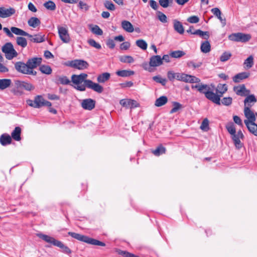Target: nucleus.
<instances>
[{"instance_id": "4be33fe9", "label": "nucleus", "mask_w": 257, "mask_h": 257, "mask_svg": "<svg viewBox=\"0 0 257 257\" xmlns=\"http://www.w3.org/2000/svg\"><path fill=\"white\" fill-rule=\"evenodd\" d=\"M211 12L219 20L222 27H224L226 25V19L221 17V12L220 10L217 8H215L212 9Z\"/></svg>"}, {"instance_id": "69168bd1", "label": "nucleus", "mask_w": 257, "mask_h": 257, "mask_svg": "<svg viewBox=\"0 0 257 257\" xmlns=\"http://www.w3.org/2000/svg\"><path fill=\"white\" fill-rule=\"evenodd\" d=\"M234 122L239 126H243V123L240 118L237 116L234 115L233 117Z\"/></svg>"}, {"instance_id": "a18cd8bd", "label": "nucleus", "mask_w": 257, "mask_h": 257, "mask_svg": "<svg viewBox=\"0 0 257 257\" xmlns=\"http://www.w3.org/2000/svg\"><path fill=\"white\" fill-rule=\"evenodd\" d=\"M232 54L229 52H224L220 56V60L221 62H225L229 60L231 57Z\"/></svg>"}, {"instance_id": "39448f33", "label": "nucleus", "mask_w": 257, "mask_h": 257, "mask_svg": "<svg viewBox=\"0 0 257 257\" xmlns=\"http://www.w3.org/2000/svg\"><path fill=\"white\" fill-rule=\"evenodd\" d=\"M68 234L73 238H74L79 241L84 242L90 244L102 246H105V244L104 242L84 235H82L73 232H69Z\"/></svg>"}, {"instance_id": "e433bc0d", "label": "nucleus", "mask_w": 257, "mask_h": 257, "mask_svg": "<svg viewBox=\"0 0 257 257\" xmlns=\"http://www.w3.org/2000/svg\"><path fill=\"white\" fill-rule=\"evenodd\" d=\"M17 44L22 48H25L27 46V41L23 37H17L16 39Z\"/></svg>"}, {"instance_id": "9b49d317", "label": "nucleus", "mask_w": 257, "mask_h": 257, "mask_svg": "<svg viewBox=\"0 0 257 257\" xmlns=\"http://www.w3.org/2000/svg\"><path fill=\"white\" fill-rule=\"evenodd\" d=\"M69 66L78 70H84L89 66V64L86 61L81 59H76L69 62Z\"/></svg>"}, {"instance_id": "774afa93", "label": "nucleus", "mask_w": 257, "mask_h": 257, "mask_svg": "<svg viewBox=\"0 0 257 257\" xmlns=\"http://www.w3.org/2000/svg\"><path fill=\"white\" fill-rule=\"evenodd\" d=\"M106 45L110 49H112L115 47V43L112 39H109L106 42Z\"/></svg>"}, {"instance_id": "8fccbe9b", "label": "nucleus", "mask_w": 257, "mask_h": 257, "mask_svg": "<svg viewBox=\"0 0 257 257\" xmlns=\"http://www.w3.org/2000/svg\"><path fill=\"white\" fill-rule=\"evenodd\" d=\"M200 128L204 131H208L209 127V120L207 118H204L200 125Z\"/></svg>"}, {"instance_id": "cd10ccee", "label": "nucleus", "mask_w": 257, "mask_h": 257, "mask_svg": "<svg viewBox=\"0 0 257 257\" xmlns=\"http://www.w3.org/2000/svg\"><path fill=\"white\" fill-rule=\"evenodd\" d=\"M121 27L124 30L128 33H132L134 31L133 25L127 21H122L121 22Z\"/></svg>"}, {"instance_id": "680f3d73", "label": "nucleus", "mask_w": 257, "mask_h": 257, "mask_svg": "<svg viewBox=\"0 0 257 257\" xmlns=\"http://www.w3.org/2000/svg\"><path fill=\"white\" fill-rule=\"evenodd\" d=\"M159 3L163 8H167L170 6L169 0H159Z\"/></svg>"}, {"instance_id": "2f4dec72", "label": "nucleus", "mask_w": 257, "mask_h": 257, "mask_svg": "<svg viewBox=\"0 0 257 257\" xmlns=\"http://www.w3.org/2000/svg\"><path fill=\"white\" fill-rule=\"evenodd\" d=\"M32 37H29L31 41L34 43H41L45 41L44 35L36 34L32 35Z\"/></svg>"}, {"instance_id": "9d476101", "label": "nucleus", "mask_w": 257, "mask_h": 257, "mask_svg": "<svg viewBox=\"0 0 257 257\" xmlns=\"http://www.w3.org/2000/svg\"><path fill=\"white\" fill-rule=\"evenodd\" d=\"M216 93H214L211 89L210 87L209 88V91L206 92L205 94V97L208 100L211 101L213 103L217 104L220 105V97H221L223 94L224 93L221 92H218L216 89Z\"/></svg>"}, {"instance_id": "052dcab7", "label": "nucleus", "mask_w": 257, "mask_h": 257, "mask_svg": "<svg viewBox=\"0 0 257 257\" xmlns=\"http://www.w3.org/2000/svg\"><path fill=\"white\" fill-rule=\"evenodd\" d=\"M187 21L192 24L197 23L199 21V19L197 16H193L187 19Z\"/></svg>"}, {"instance_id": "4468645a", "label": "nucleus", "mask_w": 257, "mask_h": 257, "mask_svg": "<svg viewBox=\"0 0 257 257\" xmlns=\"http://www.w3.org/2000/svg\"><path fill=\"white\" fill-rule=\"evenodd\" d=\"M233 90L237 95L241 96H246L250 92L249 90L246 88L244 84L234 87Z\"/></svg>"}, {"instance_id": "423d86ee", "label": "nucleus", "mask_w": 257, "mask_h": 257, "mask_svg": "<svg viewBox=\"0 0 257 257\" xmlns=\"http://www.w3.org/2000/svg\"><path fill=\"white\" fill-rule=\"evenodd\" d=\"M27 103L29 106L36 108H39L44 106L50 107L52 105L50 101L46 100L41 95H37L35 97L34 100H27Z\"/></svg>"}, {"instance_id": "f3484780", "label": "nucleus", "mask_w": 257, "mask_h": 257, "mask_svg": "<svg viewBox=\"0 0 257 257\" xmlns=\"http://www.w3.org/2000/svg\"><path fill=\"white\" fill-rule=\"evenodd\" d=\"M181 81L190 83H199L201 81L199 78L185 73H183Z\"/></svg>"}, {"instance_id": "dca6fc26", "label": "nucleus", "mask_w": 257, "mask_h": 257, "mask_svg": "<svg viewBox=\"0 0 257 257\" xmlns=\"http://www.w3.org/2000/svg\"><path fill=\"white\" fill-rule=\"evenodd\" d=\"M95 101L91 98H87L83 100L81 103V106L86 110H91L95 107Z\"/></svg>"}, {"instance_id": "20e7f679", "label": "nucleus", "mask_w": 257, "mask_h": 257, "mask_svg": "<svg viewBox=\"0 0 257 257\" xmlns=\"http://www.w3.org/2000/svg\"><path fill=\"white\" fill-rule=\"evenodd\" d=\"M37 235L46 242L51 243L54 246L60 247L62 249L63 252L68 254L71 253L72 251L68 246L64 245L61 241L56 240L54 237L42 233H38Z\"/></svg>"}, {"instance_id": "7c9ffc66", "label": "nucleus", "mask_w": 257, "mask_h": 257, "mask_svg": "<svg viewBox=\"0 0 257 257\" xmlns=\"http://www.w3.org/2000/svg\"><path fill=\"white\" fill-rule=\"evenodd\" d=\"M166 152V148L162 145H159L157 148L152 151V153L156 156H159L161 155L165 154Z\"/></svg>"}, {"instance_id": "473e14b6", "label": "nucleus", "mask_w": 257, "mask_h": 257, "mask_svg": "<svg viewBox=\"0 0 257 257\" xmlns=\"http://www.w3.org/2000/svg\"><path fill=\"white\" fill-rule=\"evenodd\" d=\"M12 83L10 79H0V89L4 90L9 87Z\"/></svg>"}, {"instance_id": "393cba45", "label": "nucleus", "mask_w": 257, "mask_h": 257, "mask_svg": "<svg viewBox=\"0 0 257 257\" xmlns=\"http://www.w3.org/2000/svg\"><path fill=\"white\" fill-rule=\"evenodd\" d=\"M249 76V73L246 72H243L241 73H239L235 75L233 77V81L235 83H238L240 82L241 80L245 79L248 78Z\"/></svg>"}, {"instance_id": "e2e57ef3", "label": "nucleus", "mask_w": 257, "mask_h": 257, "mask_svg": "<svg viewBox=\"0 0 257 257\" xmlns=\"http://www.w3.org/2000/svg\"><path fill=\"white\" fill-rule=\"evenodd\" d=\"M149 4L150 7L154 10L157 11L159 8V5L154 0H150Z\"/></svg>"}, {"instance_id": "de8ad7c7", "label": "nucleus", "mask_w": 257, "mask_h": 257, "mask_svg": "<svg viewBox=\"0 0 257 257\" xmlns=\"http://www.w3.org/2000/svg\"><path fill=\"white\" fill-rule=\"evenodd\" d=\"M157 15L158 18L160 22L163 23L167 22V17L164 13L160 11H157Z\"/></svg>"}, {"instance_id": "c85d7f7f", "label": "nucleus", "mask_w": 257, "mask_h": 257, "mask_svg": "<svg viewBox=\"0 0 257 257\" xmlns=\"http://www.w3.org/2000/svg\"><path fill=\"white\" fill-rule=\"evenodd\" d=\"M116 74L117 75L122 77H125L132 76L135 74V72L132 70H118L116 71Z\"/></svg>"}, {"instance_id": "13d9d810", "label": "nucleus", "mask_w": 257, "mask_h": 257, "mask_svg": "<svg viewBox=\"0 0 257 257\" xmlns=\"http://www.w3.org/2000/svg\"><path fill=\"white\" fill-rule=\"evenodd\" d=\"M216 90L218 91V92L225 93L227 90V86L225 84H219L217 86Z\"/></svg>"}, {"instance_id": "f8f14e48", "label": "nucleus", "mask_w": 257, "mask_h": 257, "mask_svg": "<svg viewBox=\"0 0 257 257\" xmlns=\"http://www.w3.org/2000/svg\"><path fill=\"white\" fill-rule=\"evenodd\" d=\"M58 34L61 41L65 43H68L70 41V37L68 30L63 27H58Z\"/></svg>"}, {"instance_id": "4c0bfd02", "label": "nucleus", "mask_w": 257, "mask_h": 257, "mask_svg": "<svg viewBox=\"0 0 257 257\" xmlns=\"http://www.w3.org/2000/svg\"><path fill=\"white\" fill-rule=\"evenodd\" d=\"M172 105L173 108L170 111V113L171 114L175 113L177 111H178L179 109L183 108L182 105L176 101H173L172 102Z\"/></svg>"}, {"instance_id": "603ef678", "label": "nucleus", "mask_w": 257, "mask_h": 257, "mask_svg": "<svg viewBox=\"0 0 257 257\" xmlns=\"http://www.w3.org/2000/svg\"><path fill=\"white\" fill-rule=\"evenodd\" d=\"M153 79L156 82L161 83L162 85H166L167 80L165 78H163L160 76H155L153 77Z\"/></svg>"}, {"instance_id": "b1692460", "label": "nucleus", "mask_w": 257, "mask_h": 257, "mask_svg": "<svg viewBox=\"0 0 257 257\" xmlns=\"http://www.w3.org/2000/svg\"><path fill=\"white\" fill-rule=\"evenodd\" d=\"M173 27L176 32L182 35L184 33V29L182 23L177 20H173Z\"/></svg>"}, {"instance_id": "f257e3e1", "label": "nucleus", "mask_w": 257, "mask_h": 257, "mask_svg": "<svg viewBox=\"0 0 257 257\" xmlns=\"http://www.w3.org/2000/svg\"><path fill=\"white\" fill-rule=\"evenodd\" d=\"M87 77L88 75L84 73L79 75L73 74L71 76V82L75 85L74 88L78 91H84L87 87L97 93H101L103 90V87L91 80L87 79Z\"/></svg>"}, {"instance_id": "2eb2a0df", "label": "nucleus", "mask_w": 257, "mask_h": 257, "mask_svg": "<svg viewBox=\"0 0 257 257\" xmlns=\"http://www.w3.org/2000/svg\"><path fill=\"white\" fill-rule=\"evenodd\" d=\"M16 10L13 8L6 9L5 7H0V17L6 18L15 14Z\"/></svg>"}, {"instance_id": "58836bf2", "label": "nucleus", "mask_w": 257, "mask_h": 257, "mask_svg": "<svg viewBox=\"0 0 257 257\" xmlns=\"http://www.w3.org/2000/svg\"><path fill=\"white\" fill-rule=\"evenodd\" d=\"M40 71L44 74L47 75L50 74L52 73V69L48 65H43L39 67Z\"/></svg>"}, {"instance_id": "412c9836", "label": "nucleus", "mask_w": 257, "mask_h": 257, "mask_svg": "<svg viewBox=\"0 0 257 257\" xmlns=\"http://www.w3.org/2000/svg\"><path fill=\"white\" fill-rule=\"evenodd\" d=\"M162 64V59L159 55L153 56L150 59L149 65L151 67L159 66Z\"/></svg>"}, {"instance_id": "f03ea898", "label": "nucleus", "mask_w": 257, "mask_h": 257, "mask_svg": "<svg viewBox=\"0 0 257 257\" xmlns=\"http://www.w3.org/2000/svg\"><path fill=\"white\" fill-rule=\"evenodd\" d=\"M243 112L246 118V119L244 120V122L248 130L250 133L257 136V124L255 123L256 113L248 107H244Z\"/></svg>"}, {"instance_id": "338daca9", "label": "nucleus", "mask_w": 257, "mask_h": 257, "mask_svg": "<svg viewBox=\"0 0 257 257\" xmlns=\"http://www.w3.org/2000/svg\"><path fill=\"white\" fill-rule=\"evenodd\" d=\"M131 44L128 42H124L120 44V48L121 50H127L130 47Z\"/></svg>"}, {"instance_id": "aec40b11", "label": "nucleus", "mask_w": 257, "mask_h": 257, "mask_svg": "<svg viewBox=\"0 0 257 257\" xmlns=\"http://www.w3.org/2000/svg\"><path fill=\"white\" fill-rule=\"evenodd\" d=\"M257 101L254 94H248L246 96V98L244 100V107H248L251 108V106Z\"/></svg>"}, {"instance_id": "c9c22d12", "label": "nucleus", "mask_w": 257, "mask_h": 257, "mask_svg": "<svg viewBox=\"0 0 257 257\" xmlns=\"http://www.w3.org/2000/svg\"><path fill=\"white\" fill-rule=\"evenodd\" d=\"M201 50L204 53H208L211 50V46L208 41L203 42L200 47Z\"/></svg>"}, {"instance_id": "6e6552de", "label": "nucleus", "mask_w": 257, "mask_h": 257, "mask_svg": "<svg viewBox=\"0 0 257 257\" xmlns=\"http://www.w3.org/2000/svg\"><path fill=\"white\" fill-rule=\"evenodd\" d=\"M251 38V37L250 34L240 32L232 33L228 36L229 40L242 43H245L249 41Z\"/></svg>"}, {"instance_id": "a211bd4d", "label": "nucleus", "mask_w": 257, "mask_h": 257, "mask_svg": "<svg viewBox=\"0 0 257 257\" xmlns=\"http://www.w3.org/2000/svg\"><path fill=\"white\" fill-rule=\"evenodd\" d=\"M15 85L18 88L23 89L28 91L33 90L34 88V86L31 83L20 80H16Z\"/></svg>"}, {"instance_id": "3c124183", "label": "nucleus", "mask_w": 257, "mask_h": 257, "mask_svg": "<svg viewBox=\"0 0 257 257\" xmlns=\"http://www.w3.org/2000/svg\"><path fill=\"white\" fill-rule=\"evenodd\" d=\"M202 65V62L195 63L193 61H189L187 63V66L189 67L193 68L194 69L200 67Z\"/></svg>"}, {"instance_id": "ea45409f", "label": "nucleus", "mask_w": 257, "mask_h": 257, "mask_svg": "<svg viewBox=\"0 0 257 257\" xmlns=\"http://www.w3.org/2000/svg\"><path fill=\"white\" fill-rule=\"evenodd\" d=\"M44 6L48 10L54 11L56 8V6L54 2L52 1H49L44 4Z\"/></svg>"}, {"instance_id": "6ab92c4d", "label": "nucleus", "mask_w": 257, "mask_h": 257, "mask_svg": "<svg viewBox=\"0 0 257 257\" xmlns=\"http://www.w3.org/2000/svg\"><path fill=\"white\" fill-rule=\"evenodd\" d=\"M197 83L198 84L196 85H192L191 88L192 89H196L200 93L204 94L205 95L206 92L209 91L210 88L209 86L200 82Z\"/></svg>"}, {"instance_id": "4d7b16f0", "label": "nucleus", "mask_w": 257, "mask_h": 257, "mask_svg": "<svg viewBox=\"0 0 257 257\" xmlns=\"http://www.w3.org/2000/svg\"><path fill=\"white\" fill-rule=\"evenodd\" d=\"M232 99L231 97H224L221 100V103L224 105L229 106L232 103Z\"/></svg>"}, {"instance_id": "f704fd0d", "label": "nucleus", "mask_w": 257, "mask_h": 257, "mask_svg": "<svg viewBox=\"0 0 257 257\" xmlns=\"http://www.w3.org/2000/svg\"><path fill=\"white\" fill-rule=\"evenodd\" d=\"M110 76L109 73L105 72L99 75L97 78V80L99 83H104L109 79Z\"/></svg>"}, {"instance_id": "72a5a7b5", "label": "nucleus", "mask_w": 257, "mask_h": 257, "mask_svg": "<svg viewBox=\"0 0 257 257\" xmlns=\"http://www.w3.org/2000/svg\"><path fill=\"white\" fill-rule=\"evenodd\" d=\"M28 25L33 28H36L41 24L40 20L36 17H32L28 21Z\"/></svg>"}, {"instance_id": "09e8293b", "label": "nucleus", "mask_w": 257, "mask_h": 257, "mask_svg": "<svg viewBox=\"0 0 257 257\" xmlns=\"http://www.w3.org/2000/svg\"><path fill=\"white\" fill-rule=\"evenodd\" d=\"M244 64L247 68H251L253 65V58L252 56H249L244 62Z\"/></svg>"}, {"instance_id": "5fc2aeb1", "label": "nucleus", "mask_w": 257, "mask_h": 257, "mask_svg": "<svg viewBox=\"0 0 257 257\" xmlns=\"http://www.w3.org/2000/svg\"><path fill=\"white\" fill-rule=\"evenodd\" d=\"M91 32L97 35L101 36L103 34L102 30L97 25H95L92 28Z\"/></svg>"}, {"instance_id": "37998d69", "label": "nucleus", "mask_w": 257, "mask_h": 257, "mask_svg": "<svg viewBox=\"0 0 257 257\" xmlns=\"http://www.w3.org/2000/svg\"><path fill=\"white\" fill-rule=\"evenodd\" d=\"M59 83L63 85H68L70 83V80L66 76H60L58 78Z\"/></svg>"}, {"instance_id": "6e6d98bb", "label": "nucleus", "mask_w": 257, "mask_h": 257, "mask_svg": "<svg viewBox=\"0 0 257 257\" xmlns=\"http://www.w3.org/2000/svg\"><path fill=\"white\" fill-rule=\"evenodd\" d=\"M88 44L92 47L95 48L97 49H100L101 48V45L97 43L93 39H89L88 40Z\"/></svg>"}, {"instance_id": "1a4fd4ad", "label": "nucleus", "mask_w": 257, "mask_h": 257, "mask_svg": "<svg viewBox=\"0 0 257 257\" xmlns=\"http://www.w3.org/2000/svg\"><path fill=\"white\" fill-rule=\"evenodd\" d=\"M15 68L19 73L27 74L32 75L35 76L37 74L36 71H30L28 68L27 62L25 63L22 61L17 62L15 63Z\"/></svg>"}, {"instance_id": "bf43d9fd", "label": "nucleus", "mask_w": 257, "mask_h": 257, "mask_svg": "<svg viewBox=\"0 0 257 257\" xmlns=\"http://www.w3.org/2000/svg\"><path fill=\"white\" fill-rule=\"evenodd\" d=\"M119 103L123 107L127 108H130V99H122L119 101Z\"/></svg>"}, {"instance_id": "c03bdc74", "label": "nucleus", "mask_w": 257, "mask_h": 257, "mask_svg": "<svg viewBox=\"0 0 257 257\" xmlns=\"http://www.w3.org/2000/svg\"><path fill=\"white\" fill-rule=\"evenodd\" d=\"M104 6L107 10L113 11L115 10V5L113 4V3L110 1H105L104 2Z\"/></svg>"}, {"instance_id": "79ce46f5", "label": "nucleus", "mask_w": 257, "mask_h": 257, "mask_svg": "<svg viewBox=\"0 0 257 257\" xmlns=\"http://www.w3.org/2000/svg\"><path fill=\"white\" fill-rule=\"evenodd\" d=\"M136 43L138 47L143 50H145L147 48L148 44L147 42L143 39L138 40Z\"/></svg>"}, {"instance_id": "a878e982", "label": "nucleus", "mask_w": 257, "mask_h": 257, "mask_svg": "<svg viewBox=\"0 0 257 257\" xmlns=\"http://www.w3.org/2000/svg\"><path fill=\"white\" fill-rule=\"evenodd\" d=\"M22 130L20 127L17 126L11 133V138L16 141L21 140V134Z\"/></svg>"}, {"instance_id": "5701e85b", "label": "nucleus", "mask_w": 257, "mask_h": 257, "mask_svg": "<svg viewBox=\"0 0 257 257\" xmlns=\"http://www.w3.org/2000/svg\"><path fill=\"white\" fill-rule=\"evenodd\" d=\"M12 141L11 137L8 134H3L0 136V143L3 146L11 144Z\"/></svg>"}, {"instance_id": "bb28decb", "label": "nucleus", "mask_w": 257, "mask_h": 257, "mask_svg": "<svg viewBox=\"0 0 257 257\" xmlns=\"http://www.w3.org/2000/svg\"><path fill=\"white\" fill-rule=\"evenodd\" d=\"M11 32L17 35H20V36H27L28 37H32L31 35L29 34L27 32L24 31V30L17 28L15 27H12L11 28Z\"/></svg>"}, {"instance_id": "c756f323", "label": "nucleus", "mask_w": 257, "mask_h": 257, "mask_svg": "<svg viewBox=\"0 0 257 257\" xmlns=\"http://www.w3.org/2000/svg\"><path fill=\"white\" fill-rule=\"evenodd\" d=\"M167 102L168 98L167 96H161L156 100L155 105L157 107H160L165 105Z\"/></svg>"}, {"instance_id": "0e129e2a", "label": "nucleus", "mask_w": 257, "mask_h": 257, "mask_svg": "<svg viewBox=\"0 0 257 257\" xmlns=\"http://www.w3.org/2000/svg\"><path fill=\"white\" fill-rule=\"evenodd\" d=\"M78 6L80 9H84L85 11H88L89 8V7L87 5V4L83 3L82 1H80L79 2Z\"/></svg>"}, {"instance_id": "ddd939ff", "label": "nucleus", "mask_w": 257, "mask_h": 257, "mask_svg": "<svg viewBox=\"0 0 257 257\" xmlns=\"http://www.w3.org/2000/svg\"><path fill=\"white\" fill-rule=\"evenodd\" d=\"M42 59L40 57H33L29 59L27 63L30 71H34V69L39 66L42 63Z\"/></svg>"}, {"instance_id": "49530a36", "label": "nucleus", "mask_w": 257, "mask_h": 257, "mask_svg": "<svg viewBox=\"0 0 257 257\" xmlns=\"http://www.w3.org/2000/svg\"><path fill=\"white\" fill-rule=\"evenodd\" d=\"M185 55L184 51L178 50L172 52L170 54V56L173 58H180Z\"/></svg>"}, {"instance_id": "864d4df0", "label": "nucleus", "mask_w": 257, "mask_h": 257, "mask_svg": "<svg viewBox=\"0 0 257 257\" xmlns=\"http://www.w3.org/2000/svg\"><path fill=\"white\" fill-rule=\"evenodd\" d=\"M117 252L119 254L121 255L123 257H139L133 253H130L127 251L118 250Z\"/></svg>"}, {"instance_id": "0eeeda50", "label": "nucleus", "mask_w": 257, "mask_h": 257, "mask_svg": "<svg viewBox=\"0 0 257 257\" xmlns=\"http://www.w3.org/2000/svg\"><path fill=\"white\" fill-rule=\"evenodd\" d=\"M2 50L5 53L6 58L8 60H12L18 55L17 52L11 42L6 43L2 47Z\"/></svg>"}, {"instance_id": "a19ab883", "label": "nucleus", "mask_w": 257, "mask_h": 257, "mask_svg": "<svg viewBox=\"0 0 257 257\" xmlns=\"http://www.w3.org/2000/svg\"><path fill=\"white\" fill-rule=\"evenodd\" d=\"M119 60L122 63H132L134 62V59L131 56H122L119 57Z\"/></svg>"}, {"instance_id": "7ed1b4c3", "label": "nucleus", "mask_w": 257, "mask_h": 257, "mask_svg": "<svg viewBox=\"0 0 257 257\" xmlns=\"http://www.w3.org/2000/svg\"><path fill=\"white\" fill-rule=\"evenodd\" d=\"M225 127L228 133L231 135V138L236 148L237 149H240L242 147V144L241 143L240 139H242L244 138V135L241 131L239 130L236 133L234 124L232 122L227 123Z\"/></svg>"}]
</instances>
